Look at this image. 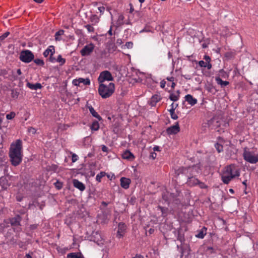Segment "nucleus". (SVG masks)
Segmentation results:
<instances>
[{
  "label": "nucleus",
  "mask_w": 258,
  "mask_h": 258,
  "mask_svg": "<svg viewBox=\"0 0 258 258\" xmlns=\"http://www.w3.org/2000/svg\"><path fill=\"white\" fill-rule=\"evenodd\" d=\"M22 143L20 140H16L11 145L9 156L12 164L15 166H18L22 162Z\"/></svg>",
  "instance_id": "f257e3e1"
},
{
  "label": "nucleus",
  "mask_w": 258,
  "mask_h": 258,
  "mask_svg": "<svg viewBox=\"0 0 258 258\" xmlns=\"http://www.w3.org/2000/svg\"><path fill=\"white\" fill-rule=\"evenodd\" d=\"M240 173L239 170L234 164L227 166L223 171L221 176L222 180L225 184H228L234 177L239 176Z\"/></svg>",
  "instance_id": "f03ea898"
},
{
  "label": "nucleus",
  "mask_w": 258,
  "mask_h": 258,
  "mask_svg": "<svg viewBox=\"0 0 258 258\" xmlns=\"http://www.w3.org/2000/svg\"><path fill=\"white\" fill-rule=\"evenodd\" d=\"M115 90L114 84L113 83H109L108 84L105 83H99L98 87L99 94L103 99L110 97Z\"/></svg>",
  "instance_id": "7ed1b4c3"
},
{
  "label": "nucleus",
  "mask_w": 258,
  "mask_h": 258,
  "mask_svg": "<svg viewBox=\"0 0 258 258\" xmlns=\"http://www.w3.org/2000/svg\"><path fill=\"white\" fill-rule=\"evenodd\" d=\"M196 166H191L188 167H182L179 169V173L185 174L187 175L188 179L187 180V183L190 186H194L198 185L199 183V180L197 178L194 177L193 173H191V172H193L194 170H196Z\"/></svg>",
  "instance_id": "20e7f679"
},
{
  "label": "nucleus",
  "mask_w": 258,
  "mask_h": 258,
  "mask_svg": "<svg viewBox=\"0 0 258 258\" xmlns=\"http://www.w3.org/2000/svg\"><path fill=\"white\" fill-rule=\"evenodd\" d=\"M243 157L244 160L251 164H255L258 162V154L255 155L253 152L249 151L247 148L244 149Z\"/></svg>",
  "instance_id": "39448f33"
},
{
  "label": "nucleus",
  "mask_w": 258,
  "mask_h": 258,
  "mask_svg": "<svg viewBox=\"0 0 258 258\" xmlns=\"http://www.w3.org/2000/svg\"><path fill=\"white\" fill-rule=\"evenodd\" d=\"M34 55L29 50H22L20 54V59L25 63H29L34 59Z\"/></svg>",
  "instance_id": "423d86ee"
},
{
  "label": "nucleus",
  "mask_w": 258,
  "mask_h": 258,
  "mask_svg": "<svg viewBox=\"0 0 258 258\" xmlns=\"http://www.w3.org/2000/svg\"><path fill=\"white\" fill-rule=\"evenodd\" d=\"M113 80V78L111 74L108 71H104L100 73L98 78L99 83H104L105 81H111Z\"/></svg>",
  "instance_id": "0eeeda50"
},
{
  "label": "nucleus",
  "mask_w": 258,
  "mask_h": 258,
  "mask_svg": "<svg viewBox=\"0 0 258 258\" xmlns=\"http://www.w3.org/2000/svg\"><path fill=\"white\" fill-rule=\"evenodd\" d=\"M94 49V45L92 43L85 45L80 51L81 54L83 56L90 55Z\"/></svg>",
  "instance_id": "6e6552de"
},
{
  "label": "nucleus",
  "mask_w": 258,
  "mask_h": 258,
  "mask_svg": "<svg viewBox=\"0 0 258 258\" xmlns=\"http://www.w3.org/2000/svg\"><path fill=\"white\" fill-rule=\"evenodd\" d=\"M180 131V127L178 122H176L175 124L166 129V132L168 135H175Z\"/></svg>",
  "instance_id": "1a4fd4ad"
},
{
  "label": "nucleus",
  "mask_w": 258,
  "mask_h": 258,
  "mask_svg": "<svg viewBox=\"0 0 258 258\" xmlns=\"http://www.w3.org/2000/svg\"><path fill=\"white\" fill-rule=\"evenodd\" d=\"M126 230V225L124 223H119L118 225V230L117 232L116 237L120 238L123 237Z\"/></svg>",
  "instance_id": "9d476101"
},
{
  "label": "nucleus",
  "mask_w": 258,
  "mask_h": 258,
  "mask_svg": "<svg viewBox=\"0 0 258 258\" xmlns=\"http://www.w3.org/2000/svg\"><path fill=\"white\" fill-rule=\"evenodd\" d=\"M81 83H83L85 85H89L90 84V81L88 78L83 79L82 78L73 81V84L75 86H79Z\"/></svg>",
  "instance_id": "9b49d317"
},
{
  "label": "nucleus",
  "mask_w": 258,
  "mask_h": 258,
  "mask_svg": "<svg viewBox=\"0 0 258 258\" xmlns=\"http://www.w3.org/2000/svg\"><path fill=\"white\" fill-rule=\"evenodd\" d=\"M21 220V217L18 215L15 217L10 219V222L12 226H18L20 225V222Z\"/></svg>",
  "instance_id": "f8f14e48"
},
{
  "label": "nucleus",
  "mask_w": 258,
  "mask_h": 258,
  "mask_svg": "<svg viewBox=\"0 0 258 258\" xmlns=\"http://www.w3.org/2000/svg\"><path fill=\"white\" fill-rule=\"evenodd\" d=\"M120 185L124 189H127L129 187L130 184L131 182L130 179L123 177L120 178Z\"/></svg>",
  "instance_id": "ddd939ff"
},
{
  "label": "nucleus",
  "mask_w": 258,
  "mask_h": 258,
  "mask_svg": "<svg viewBox=\"0 0 258 258\" xmlns=\"http://www.w3.org/2000/svg\"><path fill=\"white\" fill-rule=\"evenodd\" d=\"M122 158L128 160H133L135 156L129 150H125L122 154Z\"/></svg>",
  "instance_id": "4468645a"
},
{
  "label": "nucleus",
  "mask_w": 258,
  "mask_h": 258,
  "mask_svg": "<svg viewBox=\"0 0 258 258\" xmlns=\"http://www.w3.org/2000/svg\"><path fill=\"white\" fill-rule=\"evenodd\" d=\"M185 100L191 106L195 105L197 103V100L194 98L190 94H187L185 96Z\"/></svg>",
  "instance_id": "2eb2a0df"
},
{
  "label": "nucleus",
  "mask_w": 258,
  "mask_h": 258,
  "mask_svg": "<svg viewBox=\"0 0 258 258\" xmlns=\"http://www.w3.org/2000/svg\"><path fill=\"white\" fill-rule=\"evenodd\" d=\"M74 186L81 191H83L85 189V185L77 179L73 180Z\"/></svg>",
  "instance_id": "dca6fc26"
},
{
  "label": "nucleus",
  "mask_w": 258,
  "mask_h": 258,
  "mask_svg": "<svg viewBox=\"0 0 258 258\" xmlns=\"http://www.w3.org/2000/svg\"><path fill=\"white\" fill-rule=\"evenodd\" d=\"M55 52L54 47L52 45L49 46L47 49L43 52V55L45 57L48 56L49 55H53Z\"/></svg>",
  "instance_id": "f3484780"
},
{
  "label": "nucleus",
  "mask_w": 258,
  "mask_h": 258,
  "mask_svg": "<svg viewBox=\"0 0 258 258\" xmlns=\"http://www.w3.org/2000/svg\"><path fill=\"white\" fill-rule=\"evenodd\" d=\"M208 124L209 126L211 127V128H215L220 126V123L219 121L215 118H213L209 120L208 121Z\"/></svg>",
  "instance_id": "a211bd4d"
},
{
  "label": "nucleus",
  "mask_w": 258,
  "mask_h": 258,
  "mask_svg": "<svg viewBox=\"0 0 258 258\" xmlns=\"http://www.w3.org/2000/svg\"><path fill=\"white\" fill-rule=\"evenodd\" d=\"M161 97L158 95H153L151 98L150 105L152 106H155L157 102L161 100Z\"/></svg>",
  "instance_id": "6ab92c4d"
},
{
  "label": "nucleus",
  "mask_w": 258,
  "mask_h": 258,
  "mask_svg": "<svg viewBox=\"0 0 258 258\" xmlns=\"http://www.w3.org/2000/svg\"><path fill=\"white\" fill-rule=\"evenodd\" d=\"M27 86L31 89L37 90L38 89H41L42 88V85L40 83H36V84H31L30 83H27Z\"/></svg>",
  "instance_id": "aec40b11"
},
{
  "label": "nucleus",
  "mask_w": 258,
  "mask_h": 258,
  "mask_svg": "<svg viewBox=\"0 0 258 258\" xmlns=\"http://www.w3.org/2000/svg\"><path fill=\"white\" fill-rule=\"evenodd\" d=\"M215 81L218 85H220L221 86V87L226 86L229 84V82L223 81L221 78H219V77H215Z\"/></svg>",
  "instance_id": "412c9836"
},
{
  "label": "nucleus",
  "mask_w": 258,
  "mask_h": 258,
  "mask_svg": "<svg viewBox=\"0 0 258 258\" xmlns=\"http://www.w3.org/2000/svg\"><path fill=\"white\" fill-rule=\"evenodd\" d=\"M89 110L93 116L97 118L99 120L102 119L101 117L97 113L92 106L89 107Z\"/></svg>",
  "instance_id": "4be33fe9"
},
{
  "label": "nucleus",
  "mask_w": 258,
  "mask_h": 258,
  "mask_svg": "<svg viewBox=\"0 0 258 258\" xmlns=\"http://www.w3.org/2000/svg\"><path fill=\"white\" fill-rule=\"evenodd\" d=\"M67 258H84L81 253L72 252L67 254Z\"/></svg>",
  "instance_id": "5701e85b"
},
{
  "label": "nucleus",
  "mask_w": 258,
  "mask_h": 258,
  "mask_svg": "<svg viewBox=\"0 0 258 258\" xmlns=\"http://www.w3.org/2000/svg\"><path fill=\"white\" fill-rule=\"evenodd\" d=\"M216 77H219V78H224L226 79L228 77V75L227 74L226 72L224 71L223 69H221L219 71L218 74Z\"/></svg>",
  "instance_id": "b1692460"
},
{
  "label": "nucleus",
  "mask_w": 258,
  "mask_h": 258,
  "mask_svg": "<svg viewBox=\"0 0 258 258\" xmlns=\"http://www.w3.org/2000/svg\"><path fill=\"white\" fill-rule=\"evenodd\" d=\"M123 20L124 16L120 14L118 16L117 22H116V27H119L123 24Z\"/></svg>",
  "instance_id": "393cba45"
},
{
  "label": "nucleus",
  "mask_w": 258,
  "mask_h": 258,
  "mask_svg": "<svg viewBox=\"0 0 258 258\" xmlns=\"http://www.w3.org/2000/svg\"><path fill=\"white\" fill-rule=\"evenodd\" d=\"M64 34V31L63 30H59L56 32L55 34V39L56 41H60L61 40L60 36Z\"/></svg>",
  "instance_id": "a878e982"
},
{
  "label": "nucleus",
  "mask_w": 258,
  "mask_h": 258,
  "mask_svg": "<svg viewBox=\"0 0 258 258\" xmlns=\"http://www.w3.org/2000/svg\"><path fill=\"white\" fill-rule=\"evenodd\" d=\"M90 19L93 25L97 24L99 21V18L96 15H92Z\"/></svg>",
  "instance_id": "bb28decb"
},
{
  "label": "nucleus",
  "mask_w": 258,
  "mask_h": 258,
  "mask_svg": "<svg viewBox=\"0 0 258 258\" xmlns=\"http://www.w3.org/2000/svg\"><path fill=\"white\" fill-rule=\"evenodd\" d=\"M179 95L175 93H171L169 98L173 101H176L179 99Z\"/></svg>",
  "instance_id": "cd10ccee"
},
{
  "label": "nucleus",
  "mask_w": 258,
  "mask_h": 258,
  "mask_svg": "<svg viewBox=\"0 0 258 258\" xmlns=\"http://www.w3.org/2000/svg\"><path fill=\"white\" fill-rule=\"evenodd\" d=\"M99 128V123L97 121H94L92 122L91 128L93 131H97Z\"/></svg>",
  "instance_id": "c85d7f7f"
},
{
  "label": "nucleus",
  "mask_w": 258,
  "mask_h": 258,
  "mask_svg": "<svg viewBox=\"0 0 258 258\" xmlns=\"http://www.w3.org/2000/svg\"><path fill=\"white\" fill-rule=\"evenodd\" d=\"M158 209H159L161 211V212L162 213V216L163 217H165L167 215V208H165L164 207H161L159 206L158 207Z\"/></svg>",
  "instance_id": "c756f323"
},
{
  "label": "nucleus",
  "mask_w": 258,
  "mask_h": 258,
  "mask_svg": "<svg viewBox=\"0 0 258 258\" xmlns=\"http://www.w3.org/2000/svg\"><path fill=\"white\" fill-rule=\"evenodd\" d=\"M105 175V172H101L98 174L96 176V179L97 181L100 182L101 178L104 177Z\"/></svg>",
  "instance_id": "7c9ffc66"
},
{
  "label": "nucleus",
  "mask_w": 258,
  "mask_h": 258,
  "mask_svg": "<svg viewBox=\"0 0 258 258\" xmlns=\"http://www.w3.org/2000/svg\"><path fill=\"white\" fill-rule=\"evenodd\" d=\"M34 62L38 66H43L44 64L43 60L39 58L34 59Z\"/></svg>",
  "instance_id": "2f4dec72"
},
{
  "label": "nucleus",
  "mask_w": 258,
  "mask_h": 258,
  "mask_svg": "<svg viewBox=\"0 0 258 258\" xmlns=\"http://www.w3.org/2000/svg\"><path fill=\"white\" fill-rule=\"evenodd\" d=\"M84 27L87 29L89 32L93 33L94 32V28L92 25L88 24L85 25Z\"/></svg>",
  "instance_id": "473e14b6"
},
{
  "label": "nucleus",
  "mask_w": 258,
  "mask_h": 258,
  "mask_svg": "<svg viewBox=\"0 0 258 258\" xmlns=\"http://www.w3.org/2000/svg\"><path fill=\"white\" fill-rule=\"evenodd\" d=\"M215 147L216 148L218 153H220L223 151V146L219 143L215 144Z\"/></svg>",
  "instance_id": "72a5a7b5"
},
{
  "label": "nucleus",
  "mask_w": 258,
  "mask_h": 258,
  "mask_svg": "<svg viewBox=\"0 0 258 258\" xmlns=\"http://www.w3.org/2000/svg\"><path fill=\"white\" fill-rule=\"evenodd\" d=\"M206 235V232H204L203 230H201L196 235V237L199 238H203Z\"/></svg>",
  "instance_id": "f704fd0d"
},
{
  "label": "nucleus",
  "mask_w": 258,
  "mask_h": 258,
  "mask_svg": "<svg viewBox=\"0 0 258 258\" xmlns=\"http://www.w3.org/2000/svg\"><path fill=\"white\" fill-rule=\"evenodd\" d=\"M56 60H57V62H60L61 63V65L65 63V62H66L65 59L62 58L61 55H59L58 56Z\"/></svg>",
  "instance_id": "c9c22d12"
},
{
  "label": "nucleus",
  "mask_w": 258,
  "mask_h": 258,
  "mask_svg": "<svg viewBox=\"0 0 258 258\" xmlns=\"http://www.w3.org/2000/svg\"><path fill=\"white\" fill-rule=\"evenodd\" d=\"M15 112H11L10 113L6 115V118L7 119H12L15 117Z\"/></svg>",
  "instance_id": "e433bc0d"
},
{
  "label": "nucleus",
  "mask_w": 258,
  "mask_h": 258,
  "mask_svg": "<svg viewBox=\"0 0 258 258\" xmlns=\"http://www.w3.org/2000/svg\"><path fill=\"white\" fill-rule=\"evenodd\" d=\"M10 34L9 32H6L4 33L2 35L0 36V41L4 40L6 38H7Z\"/></svg>",
  "instance_id": "4c0bfd02"
},
{
  "label": "nucleus",
  "mask_w": 258,
  "mask_h": 258,
  "mask_svg": "<svg viewBox=\"0 0 258 258\" xmlns=\"http://www.w3.org/2000/svg\"><path fill=\"white\" fill-rule=\"evenodd\" d=\"M178 104H174V103H172L170 105L171 108L169 110V111H175V109L178 107Z\"/></svg>",
  "instance_id": "58836bf2"
},
{
  "label": "nucleus",
  "mask_w": 258,
  "mask_h": 258,
  "mask_svg": "<svg viewBox=\"0 0 258 258\" xmlns=\"http://www.w3.org/2000/svg\"><path fill=\"white\" fill-rule=\"evenodd\" d=\"M171 117L172 119L174 120H176L178 119V116L175 113V111H169Z\"/></svg>",
  "instance_id": "ea45409f"
},
{
  "label": "nucleus",
  "mask_w": 258,
  "mask_h": 258,
  "mask_svg": "<svg viewBox=\"0 0 258 258\" xmlns=\"http://www.w3.org/2000/svg\"><path fill=\"white\" fill-rule=\"evenodd\" d=\"M125 46L128 49L132 48L133 47V43L132 42H127L125 43Z\"/></svg>",
  "instance_id": "a19ab883"
},
{
  "label": "nucleus",
  "mask_w": 258,
  "mask_h": 258,
  "mask_svg": "<svg viewBox=\"0 0 258 258\" xmlns=\"http://www.w3.org/2000/svg\"><path fill=\"white\" fill-rule=\"evenodd\" d=\"M18 96V92L14 90H12V97L14 98H17Z\"/></svg>",
  "instance_id": "79ce46f5"
},
{
  "label": "nucleus",
  "mask_w": 258,
  "mask_h": 258,
  "mask_svg": "<svg viewBox=\"0 0 258 258\" xmlns=\"http://www.w3.org/2000/svg\"><path fill=\"white\" fill-rule=\"evenodd\" d=\"M28 132L30 133H31L32 134H35L36 132V130L35 128L34 127H30L28 128Z\"/></svg>",
  "instance_id": "37998d69"
},
{
  "label": "nucleus",
  "mask_w": 258,
  "mask_h": 258,
  "mask_svg": "<svg viewBox=\"0 0 258 258\" xmlns=\"http://www.w3.org/2000/svg\"><path fill=\"white\" fill-rule=\"evenodd\" d=\"M206 63L207 62L206 61H204L203 60H200L199 61V65L201 67L206 68Z\"/></svg>",
  "instance_id": "c03bdc74"
},
{
  "label": "nucleus",
  "mask_w": 258,
  "mask_h": 258,
  "mask_svg": "<svg viewBox=\"0 0 258 258\" xmlns=\"http://www.w3.org/2000/svg\"><path fill=\"white\" fill-rule=\"evenodd\" d=\"M78 157L75 154H73L72 156V160L73 162H75L77 161Z\"/></svg>",
  "instance_id": "a18cd8bd"
},
{
  "label": "nucleus",
  "mask_w": 258,
  "mask_h": 258,
  "mask_svg": "<svg viewBox=\"0 0 258 258\" xmlns=\"http://www.w3.org/2000/svg\"><path fill=\"white\" fill-rule=\"evenodd\" d=\"M198 184L199 185V186L201 188H205L207 187V186L204 182H201L199 180V183H198Z\"/></svg>",
  "instance_id": "49530a36"
},
{
  "label": "nucleus",
  "mask_w": 258,
  "mask_h": 258,
  "mask_svg": "<svg viewBox=\"0 0 258 258\" xmlns=\"http://www.w3.org/2000/svg\"><path fill=\"white\" fill-rule=\"evenodd\" d=\"M98 9L100 13L102 14L104 13V12L105 8L104 7H103V6L99 7L98 8Z\"/></svg>",
  "instance_id": "de8ad7c7"
},
{
  "label": "nucleus",
  "mask_w": 258,
  "mask_h": 258,
  "mask_svg": "<svg viewBox=\"0 0 258 258\" xmlns=\"http://www.w3.org/2000/svg\"><path fill=\"white\" fill-rule=\"evenodd\" d=\"M204 59L205 60L206 62H209L211 61V58L208 55H205L204 57Z\"/></svg>",
  "instance_id": "09e8293b"
},
{
  "label": "nucleus",
  "mask_w": 258,
  "mask_h": 258,
  "mask_svg": "<svg viewBox=\"0 0 258 258\" xmlns=\"http://www.w3.org/2000/svg\"><path fill=\"white\" fill-rule=\"evenodd\" d=\"M157 154L155 152H151L150 154V158H152L153 159H155L156 158Z\"/></svg>",
  "instance_id": "8fccbe9b"
},
{
  "label": "nucleus",
  "mask_w": 258,
  "mask_h": 258,
  "mask_svg": "<svg viewBox=\"0 0 258 258\" xmlns=\"http://www.w3.org/2000/svg\"><path fill=\"white\" fill-rule=\"evenodd\" d=\"M101 149H102V151L104 152H107L108 150V148L105 145L102 146Z\"/></svg>",
  "instance_id": "3c124183"
},
{
  "label": "nucleus",
  "mask_w": 258,
  "mask_h": 258,
  "mask_svg": "<svg viewBox=\"0 0 258 258\" xmlns=\"http://www.w3.org/2000/svg\"><path fill=\"white\" fill-rule=\"evenodd\" d=\"M165 84H166V82L165 81L163 80L160 82V87L162 88H164L165 86Z\"/></svg>",
  "instance_id": "603ef678"
},
{
  "label": "nucleus",
  "mask_w": 258,
  "mask_h": 258,
  "mask_svg": "<svg viewBox=\"0 0 258 258\" xmlns=\"http://www.w3.org/2000/svg\"><path fill=\"white\" fill-rule=\"evenodd\" d=\"M206 68H207L208 70L212 68V64L210 63V62L206 63Z\"/></svg>",
  "instance_id": "864d4df0"
},
{
  "label": "nucleus",
  "mask_w": 258,
  "mask_h": 258,
  "mask_svg": "<svg viewBox=\"0 0 258 258\" xmlns=\"http://www.w3.org/2000/svg\"><path fill=\"white\" fill-rule=\"evenodd\" d=\"M177 239L178 240L180 241L181 242H182V240H183V238L179 234H178Z\"/></svg>",
  "instance_id": "5fc2aeb1"
},
{
  "label": "nucleus",
  "mask_w": 258,
  "mask_h": 258,
  "mask_svg": "<svg viewBox=\"0 0 258 258\" xmlns=\"http://www.w3.org/2000/svg\"><path fill=\"white\" fill-rule=\"evenodd\" d=\"M112 26H111L110 28V29L108 30V31L107 32V33L108 35H109L110 36H112Z\"/></svg>",
  "instance_id": "6e6d98bb"
},
{
  "label": "nucleus",
  "mask_w": 258,
  "mask_h": 258,
  "mask_svg": "<svg viewBox=\"0 0 258 258\" xmlns=\"http://www.w3.org/2000/svg\"><path fill=\"white\" fill-rule=\"evenodd\" d=\"M49 59L52 62H53L54 61V60H55V58H54L53 57V55H50L49 58Z\"/></svg>",
  "instance_id": "4d7b16f0"
},
{
  "label": "nucleus",
  "mask_w": 258,
  "mask_h": 258,
  "mask_svg": "<svg viewBox=\"0 0 258 258\" xmlns=\"http://www.w3.org/2000/svg\"><path fill=\"white\" fill-rule=\"evenodd\" d=\"M153 150H154V151H159V147H158V146H155L153 148Z\"/></svg>",
  "instance_id": "13d9d810"
},
{
  "label": "nucleus",
  "mask_w": 258,
  "mask_h": 258,
  "mask_svg": "<svg viewBox=\"0 0 258 258\" xmlns=\"http://www.w3.org/2000/svg\"><path fill=\"white\" fill-rule=\"evenodd\" d=\"M154 232V229H153V228H150L149 230V233L151 234L152 233H153Z\"/></svg>",
  "instance_id": "bf43d9fd"
},
{
  "label": "nucleus",
  "mask_w": 258,
  "mask_h": 258,
  "mask_svg": "<svg viewBox=\"0 0 258 258\" xmlns=\"http://www.w3.org/2000/svg\"><path fill=\"white\" fill-rule=\"evenodd\" d=\"M184 78H185V79H186V80H189V79H190V78H191V77H190V76H189V75H184Z\"/></svg>",
  "instance_id": "052dcab7"
},
{
  "label": "nucleus",
  "mask_w": 258,
  "mask_h": 258,
  "mask_svg": "<svg viewBox=\"0 0 258 258\" xmlns=\"http://www.w3.org/2000/svg\"><path fill=\"white\" fill-rule=\"evenodd\" d=\"M102 205L104 206V207H106L108 205V203H106L105 202H102L101 203Z\"/></svg>",
  "instance_id": "680f3d73"
},
{
  "label": "nucleus",
  "mask_w": 258,
  "mask_h": 258,
  "mask_svg": "<svg viewBox=\"0 0 258 258\" xmlns=\"http://www.w3.org/2000/svg\"><path fill=\"white\" fill-rule=\"evenodd\" d=\"M43 0H34V1H35L36 3H38V4H40L41 3H42Z\"/></svg>",
  "instance_id": "e2e57ef3"
},
{
  "label": "nucleus",
  "mask_w": 258,
  "mask_h": 258,
  "mask_svg": "<svg viewBox=\"0 0 258 258\" xmlns=\"http://www.w3.org/2000/svg\"><path fill=\"white\" fill-rule=\"evenodd\" d=\"M133 258H144L142 255H136L135 257Z\"/></svg>",
  "instance_id": "0e129e2a"
},
{
  "label": "nucleus",
  "mask_w": 258,
  "mask_h": 258,
  "mask_svg": "<svg viewBox=\"0 0 258 258\" xmlns=\"http://www.w3.org/2000/svg\"><path fill=\"white\" fill-rule=\"evenodd\" d=\"M17 73L19 75H20L22 74L21 71L20 69L17 70Z\"/></svg>",
  "instance_id": "69168bd1"
},
{
  "label": "nucleus",
  "mask_w": 258,
  "mask_h": 258,
  "mask_svg": "<svg viewBox=\"0 0 258 258\" xmlns=\"http://www.w3.org/2000/svg\"><path fill=\"white\" fill-rule=\"evenodd\" d=\"M167 79L170 81H173L174 80V78L173 77H171V78H167Z\"/></svg>",
  "instance_id": "338daca9"
},
{
  "label": "nucleus",
  "mask_w": 258,
  "mask_h": 258,
  "mask_svg": "<svg viewBox=\"0 0 258 258\" xmlns=\"http://www.w3.org/2000/svg\"><path fill=\"white\" fill-rule=\"evenodd\" d=\"M26 257L27 258H32L30 254H26Z\"/></svg>",
  "instance_id": "774afa93"
}]
</instances>
